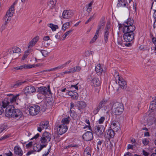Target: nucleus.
Masks as SVG:
<instances>
[{"mask_svg": "<svg viewBox=\"0 0 156 156\" xmlns=\"http://www.w3.org/2000/svg\"><path fill=\"white\" fill-rule=\"evenodd\" d=\"M112 110L115 115H120L124 110L123 105L122 104L119 102H114L112 106Z\"/></svg>", "mask_w": 156, "mask_h": 156, "instance_id": "nucleus-1", "label": "nucleus"}, {"mask_svg": "<svg viewBox=\"0 0 156 156\" xmlns=\"http://www.w3.org/2000/svg\"><path fill=\"white\" fill-rule=\"evenodd\" d=\"M133 20L132 19L129 18L124 22L123 23L124 27L122 28V30L125 32L127 30L129 31H134L136 27L135 26L133 25Z\"/></svg>", "mask_w": 156, "mask_h": 156, "instance_id": "nucleus-2", "label": "nucleus"}, {"mask_svg": "<svg viewBox=\"0 0 156 156\" xmlns=\"http://www.w3.org/2000/svg\"><path fill=\"white\" fill-rule=\"evenodd\" d=\"M134 31L127 30L125 32L124 30H122V31L124 33L123 37L126 42H130L133 40L134 36L133 33Z\"/></svg>", "mask_w": 156, "mask_h": 156, "instance_id": "nucleus-3", "label": "nucleus"}, {"mask_svg": "<svg viewBox=\"0 0 156 156\" xmlns=\"http://www.w3.org/2000/svg\"><path fill=\"white\" fill-rule=\"evenodd\" d=\"M13 6H10L9 10L7 11L5 16L4 18L5 20V22L6 23H8L9 21L11 20L12 17L13 15L15 9H14V7Z\"/></svg>", "mask_w": 156, "mask_h": 156, "instance_id": "nucleus-4", "label": "nucleus"}, {"mask_svg": "<svg viewBox=\"0 0 156 156\" xmlns=\"http://www.w3.org/2000/svg\"><path fill=\"white\" fill-rule=\"evenodd\" d=\"M51 138V135L48 132H45L42 134L41 139V143L46 144L50 140Z\"/></svg>", "mask_w": 156, "mask_h": 156, "instance_id": "nucleus-5", "label": "nucleus"}, {"mask_svg": "<svg viewBox=\"0 0 156 156\" xmlns=\"http://www.w3.org/2000/svg\"><path fill=\"white\" fill-rule=\"evenodd\" d=\"M15 109L13 105H10L7 107L5 112V115L6 117H14L13 111Z\"/></svg>", "mask_w": 156, "mask_h": 156, "instance_id": "nucleus-6", "label": "nucleus"}, {"mask_svg": "<svg viewBox=\"0 0 156 156\" xmlns=\"http://www.w3.org/2000/svg\"><path fill=\"white\" fill-rule=\"evenodd\" d=\"M40 110V107L38 105L31 106L29 109V112L31 115L34 116L38 114Z\"/></svg>", "mask_w": 156, "mask_h": 156, "instance_id": "nucleus-7", "label": "nucleus"}, {"mask_svg": "<svg viewBox=\"0 0 156 156\" xmlns=\"http://www.w3.org/2000/svg\"><path fill=\"white\" fill-rule=\"evenodd\" d=\"M88 79L91 81V83L94 86H99L100 84V82L99 79L94 76L93 73L90 74L88 76Z\"/></svg>", "mask_w": 156, "mask_h": 156, "instance_id": "nucleus-8", "label": "nucleus"}, {"mask_svg": "<svg viewBox=\"0 0 156 156\" xmlns=\"http://www.w3.org/2000/svg\"><path fill=\"white\" fill-rule=\"evenodd\" d=\"M95 132L98 136L103 135L105 128L102 125L96 126L95 127Z\"/></svg>", "mask_w": 156, "mask_h": 156, "instance_id": "nucleus-9", "label": "nucleus"}, {"mask_svg": "<svg viewBox=\"0 0 156 156\" xmlns=\"http://www.w3.org/2000/svg\"><path fill=\"white\" fill-rule=\"evenodd\" d=\"M50 87L48 86V88L46 87H41L38 88V92L42 94L45 96L48 93H51V91L50 90Z\"/></svg>", "mask_w": 156, "mask_h": 156, "instance_id": "nucleus-10", "label": "nucleus"}, {"mask_svg": "<svg viewBox=\"0 0 156 156\" xmlns=\"http://www.w3.org/2000/svg\"><path fill=\"white\" fill-rule=\"evenodd\" d=\"M68 127L65 124L60 125L58 126L57 128L58 133L60 135H62L65 133Z\"/></svg>", "mask_w": 156, "mask_h": 156, "instance_id": "nucleus-11", "label": "nucleus"}, {"mask_svg": "<svg viewBox=\"0 0 156 156\" xmlns=\"http://www.w3.org/2000/svg\"><path fill=\"white\" fill-rule=\"evenodd\" d=\"M110 27V24L109 23H108L105 29V31L104 33V40L105 43H107L108 41Z\"/></svg>", "mask_w": 156, "mask_h": 156, "instance_id": "nucleus-12", "label": "nucleus"}, {"mask_svg": "<svg viewBox=\"0 0 156 156\" xmlns=\"http://www.w3.org/2000/svg\"><path fill=\"white\" fill-rule=\"evenodd\" d=\"M83 138L86 141H90L93 138V134L90 131L87 132L83 135Z\"/></svg>", "mask_w": 156, "mask_h": 156, "instance_id": "nucleus-13", "label": "nucleus"}, {"mask_svg": "<svg viewBox=\"0 0 156 156\" xmlns=\"http://www.w3.org/2000/svg\"><path fill=\"white\" fill-rule=\"evenodd\" d=\"M111 128L115 131L117 132L120 129V125L118 121L113 120L111 122Z\"/></svg>", "mask_w": 156, "mask_h": 156, "instance_id": "nucleus-14", "label": "nucleus"}, {"mask_svg": "<svg viewBox=\"0 0 156 156\" xmlns=\"http://www.w3.org/2000/svg\"><path fill=\"white\" fill-rule=\"evenodd\" d=\"M73 15V12L70 10H65L62 13L63 18L68 19L71 18Z\"/></svg>", "mask_w": 156, "mask_h": 156, "instance_id": "nucleus-15", "label": "nucleus"}, {"mask_svg": "<svg viewBox=\"0 0 156 156\" xmlns=\"http://www.w3.org/2000/svg\"><path fill=\"white\" fill-rule=\"evenodd\" d=\"M115 131L112 129H108L105 132V137L109 140L110 138H113L115 135Z\"/></svg>", "mask_w": 156, "mask_h": 156, "instance_id": "nucleus-16", "label": "nucleus"}, {"mask_svg": "<svg viewBox=\"0 0 156 156\" xmlns=\"http://www.w3.org/2000/svg\"><path fill=\"white\" fill-rule=\"evenodd\" d=\"M95 70L98 75H101L103 72L105 71V70L103 69V66L100 64H97L95 66Z\"/></svg>", "mask_w": 156, "mask_h": 156, "instance_id": "nucleus-17", "label": "nucleus"}, {"mask_svg": "<svg viewBox=\"0 0 156 156\" xmlns=\"http://www.w3.org/2000/svg\"><path fill=\"white\" fill-rule=\"evenodd\" d=\"M19 96V94L15 96L12 94H8L6 98L10 103H12L16 102Z\"/></svg>", "mask_w": 156, "mask_h": 156, "instance_id": "nucleus-18", "label": "nucleus"}, {"mask_svg": "<svg viewBox=\"0 0 156 156\" xmlns=\"http://www.w3.org/2000/svg\"><path fill=\"white\" fill-rule=\"evenodd\" d=\"M36 92V89L33 86H30L26 87L25 89V93L31 94L35 93Z\"/></svg>", "mask_w": 156, "mask_h": 156, "instance_id": "nucleus-19", "label": "nucleus"}, {"mask_svg": "<svg viewBox=\"0 0 156 156\" xmlns=\"http://www.w3.org/2000/svg\"><path fill=\"white\" fill-rule=\"evenodd\" d=\"M14 154L18 156H22L23 155V151L21 148L18 146H16L14 147Z\"/></svg>", "mask_w": 156, "mask_h": 156, "instance_id": "nucleus-20", "label": "nucleus"}, {"mask_svg": "<svg viewBox=\"0 0 156 156\" xmlns=\"http://www.w3.org/2000/svg\"><path fill=\"white\" fill-rule=\"evenodd\" d=\"M35 66L32 65H26L24 64L22 66L15 67L14 68V69L15 70L22 69L23 68L28 69L34 67Z\"/></svg>", "mask_w": 156, "mask_h": 156, "instance_id": "nucleus-21", "label": "nucleus"}, {"mask_svg": "<svg viewBox=\"0 0 156 156\" xmlns=\"http://www.w3.org/2000/svg\"><path fill=\"white\" fill-rule=\"evenodd\" d=\"M13 113H14V116L15 117H18L19 116L21 117L22 116L25 117L26 116V115L24 114L25 112H24L23 113L20 110L18 109H15L13 111Z\"/></svg>", "mask_w": 156, "mask_h": 156, "instance_id": "nucleus-22", "label": "nucleus"}, {"mask_svg": "<svg viewBox=\"0 0 156 156\" xmlns=\"http://www.w3.org/2000/svg\"><path fill=\"white\" fill-rule=\"evenodd\" d=\"M46 147V145H45L35 144L34 145L33 149L35 151L39 152L41 151L43 147Z\"/></svg>", "mask_w": 156, "mask_h": 156, "instance_id": "nucleus-23", "label": "nucleus"}, {"mask_svg": "<svg viewBox=\"0 0 156 156\" xmlns=\"http://www.w3.org/2000/svg\"><path fill=\"white\" fill-rule=\"evenodd\" d=\"M118 83L121 87V88L123 89L126 88V84L124 79L122 77L118 76Z\"/></svg>", "mask_w": 156, "mask_h": 156, "instance_id": "nucleus-24", "label": "nucleus"}, {"mask_svg": "<svg viewBox=\"0 0 156 156\" xmlns=\"http://www.w3.org/2000/svg\"><path fill=\"white\" fill-rule=\"evenodd\" d=\"M116 41L117 44L119 45H120L121 46H123L124 45H125L126 46H129L131 45V44L130 43H129L128 44L124 43V42L122 40V38L121 36H119L116 40Z\"/></svg>", "mask_w": 156, "mask_h": 156, "instance_id": "nucleus-25", "label": "nucleus"}, {"mask_svg": "<svg viewBox=\"0 0 156 156\" xmlns=\"http://www.w3.org/2000/svg\"><path fill=\"white\" fill-rule=\"evenodd\" d=\"M66 95L71 96L72 98L74 100H77L78 97V93L73 91H70L66 93Z\"/></svg>", "mask_w": 156, "mask_h": 156, "instance_id": "nucleus-26", "label": "nucleus"}, {"mask_svg": "<svg viewBox=\"0 0 156 156\" xmlns=\"http://www.w3.org/2000/svg\"><path fill=\"white\" fill-rule=\"evenodd\" d=\"M128 0L129 2L130 3L132 0ZM119 2L118 5L120 7H125L127 3V2L126 0H119Z\"/></svg>", "mask_w": 156, "mask_h": 156, "instance_id": "nucleus-27", "label": "nucleus"}, {"mask_svg": "<svg viewBox=\"0 0 156 156\" xmlns=\"http://www.w3.org/2000/svg\"><path fill=\"white\" fill-rule=\"evenodd\" d=\"M156 107V98H155L154 100L151 103L149 108L151 110V112L154 111V110Z\"/></svg>", "mask_w": 156, "mask_h": 156, "instance_id": "nucleus-28", "label": "nucleus"}, {"mask_svg": "<svg viewBox=\"0 0 156 156\" xmlns=\"http://www.w3.org/2000/svg\"><path fill=\"white\" fill-rule=\"evenodd\" d=\"M104 106L100 102L97 106L94 109V110L93 112L95 114H97L100 110Z\"/></svg>", "mask_w": 156, "mask_h": 156, "instance_id": "nucleus-29", "label": "nucleus"}, {"mask_svg": "<svg viewBox=\"0 0 156 156\" xmlns=\"http://www.w3.org/2000/svg\"><path fill=\"white\" fill-rule=\"evenodd\" d=\"M2 107L4 108H5L8 105H10V103L8 101L6 98L2 101Z\"/></svg>", "mask_w": 156, "mask_h": 156, "instance_id": "nucleus-30", "label": "nucleus"}, {"mask_svg": "<svg viewBox=\"0 0 156 156\" xmlns=\"http://www.w3.org/2000/svg\"><path fill=\"white\" fill-rule=\"evenodd\" d=\"M49 122L48 121L41 122L40 124V126H41L44 129H47L48 126Z\"/></svg>", "mask_w": 156, "mask_h": 156, "instance_id": "nucleus-31", "label": "nucleus"}, {"mask_svg": "<svg viewBox=\"0 0 156 156\" xmlns=\"http://www.w3.org/2000/svg\"><path fill=\"white\" fill-rule=\"evenodd\" d=\"M91 152L90 148L87 147L85 149L84 154L86 156H91Z\"/></svg>", "mask_w": 156, "mask_h": 156, "instance_id": "nucleus-32", "label": "nucleus"}, {"mask_svg": "<svg viewBox=\"0 0 156 156\" xmlns=\"http://www.w3.org/2000/svg\"><path fill=\"white\" fill-rule=\"evenodd\" d=\"M79 110L80 109L84 108L86 106V104L83 101H79L77 105Z\"/></svg>", "mask_w": 156, "mask_h": 156, "instance_id": "nucleus-33", "label": "nucleus"}, {"mask_svg": "<svg viewBox=\"0 0 156 156\" xmlns=\"http://www.w3.org/2000/svg\"><path fill=\"white\" fill-rule=\"evenodd\" d=\"M48 26L53 31H55L56 29H58V27L57 25H54L51 23L48 24Z\"/></svg>", "mask_w": 156, "mask_h": 156, "instance_id": "nucleus-34", "label": "nucleus"}, {"mask_svg": "<svg viewBox=\"0 0 156 156\" xmlns=\"http://www.w3.org/2000/svg\"><path fill=\"white\" fill-rule=\"evenodd\" d=\"M71 62V60H69L66 62H65L64 64L58 66V68L59 69H63V68H64L65 67H66L67 65H68L69 64L70 62Z\"/></svg>", "mask_w": 156, "mask_h": 156, "instance_id": "nucleus-35", "label": "nucleus"}, {"mask_svg": "<svg viewBox=\"0 0 156 156\" xmlns=\"http://www.w3.org/2000/svg\"><path fill=\"white\" fill-rule=\"evenodd\" d=\"M71 69L72 73L80 71L81 69V68L80 66H78Z\"/></svg>", "mask_w": 156, "mask_h": 156, "instance_id": "nucleus-36", "label": "nucleus"}, {"mask_svg": "<svg viewBox=\"0 0 156 156\" xmlns=\"http://www.w3.org/2000/svg\"><path fill=\"white\" fill-rule=\"evenodd\" d=\"M70 120V118H64L62 120V123L67 124L69 123Z\"/></svg>", "mask_w": 156, "mask_h": 156, "instance_id": "nucleus-37", "label": "nucleus"}, {"mask_svg": "<svg viewBox=\"0 0 156 156\" xmlns=\"http://www.w3.org/2000/svg\"><path fill=\"white\" fill-rule=\"evenodd\" d=\"M20 48L18 47H14L12 48V51L13 53H18L21 51Z\"/></svg>", "mask_w": 156, "mask_h": 156, "instance_id": "nucleus-38", "label": "nucleus"}, {"mask_svg": "<svg viewBox=\"0 0 156 156\" xmlns=\"http://www.w3.org/2000/svg\"><path fill=\"white\" fill-rule=\"evenodd\" d=\"M23 82L18 81L16 82L14 84L12 85V87L14 88H16L21 85L22 84H23Z\"/></svg>", "mask_w": 156, "mask_h": 156, "instance_id": "nucleus-39", "label": "nucleus"}, {"mask_svg": "<svg viewBox=\"0 0 156 156\" xmlns=\"http://www.w3.org/2000/svg\"><path fill=\"white\" fill-rule=\"evenodd\" d=\"M70 25L69 22H66L62 26V29L63 30H65L66 29L69 28Z\"/></svg>", "mask_w": 156, "mask_h": 156, "instance_id": "nucleus-40", "label": "nucleus"}, {"mask_svg": "<svg viewBox=\"0 0 156 156\" xmlns=\"http://www.w3.org/2000/svg\"><path fill=\"white\" fill-rule=\"evenodd\" d=\"M150 37L151 39L152 43L154 44L156 47V37H154L153 35L151 34H150Z\"/></svg>", "mask_w": 156, "mask_h": 156, "instance_id": "nucleus-41", "label": "nucleus"}, {"mask_svg": "<svg viewBox=\"0 0 156 156\" xmlns=\"http://www.w3.org/2000/svg\"><path fill=\"white\" fill-rule=\"evenodd\" d=\"M79 83H77L76 84L71 85L70 88L74 90H78V86Z\"/></svg>", "mask_w": 156, "mask_h": 156, "instance_id": "nucleus-42", "label": "nucleus"}, {"mask_svg": "<svg viewBox=\"0 0 156 156\" xmlns=\"http://www.w3.org/2000/svg\"><path fill=\"white\" fill-rule=\"evenodd\" d=\"M73 29H71L69 31L66 32L65 34L63 35L62 37H63V40H64L66 37L70 33H71V32L73 31Z\"/></svg>", "mask_w": 156, "mask_h": 156, "instance_id": "nucleus-43", "label": "nucleus"}, {"mask_svg": "<svg viewBox=\"0 0 156 156\" xmlns=\"http://www.w3.org/2000/svg\"><path fill=\"white\" fill-rule=\"evenodd\" d=\"M39 50L42 53V55L44 56V57H46L48 53V51L45 50Z\"/></svg>", "mask_w": 156, "mask_h": 156, "instance_id": "nucleus-44", "label": "nucleus"}, {"mask_svg": "<svg viewBox=\"0 0 156 156\" xmlns=\"http://www.w3.org/2000/svg\"><path fill=\"white\" fill-rule=\"evenodd\" d=\"M93 4V2H91L90 3L86 5V8H87L88 11L89 12L92 9V6Z\"/></svg>", "mask_w": 156, "mask_h": 156, "instance_id": "nucleus-45", "label": "nucleus"}, {"mask_svg": "<svg viewBox=\"0 0 156 156\" xmlns=\"http://www.w3.org/2000/svg\"><path fill=\"white\" fill-rule=\"evenodd\" d=\"M149 139L144 138L142 140V143L145 146L147 145L149 142Z\"/></svg>", "mask_w": 156, "mask_h": 156, "instance_id": "nucleus-46", "label": "nucleus"}, {"mask_svg": "<svg viewBox=\"0 0 156 156\" xmlns=\"http://www.w3.org/2000/svg\"><path fill=\"white\" fill-rule=\"evenodd\" d=\"M49 5L52 6H54L56 3V0H49Z\"/></svg>", "mask_w": 156, "mask_h": 156, "instance_id": "nucleus-47", "label": "nucleus"}, {"mask_svg": "<svg viewBox=\"0 0 156 156\" xmlns=\"http://www.w3.org/2000/svg\"><path fill=\"white\" fill-rule=\"evenodd\" d=\"M58 69H59L58 68V66L55 67L54 68H53L52 69H48V70H45L44 71V72H50V71H54L56 70H57Z\"/></svg>", "mask_w": 156, "mask_h": 156, "instance_id": "nucleus-48", "label": "nucleus"}, {"mask_svg": "<svg viewBox=\"0 0 156 156\" xmlns=\"http://www.w3.org/2000/svg\"><path fill=\"white\" fill-rule=\"evenodd\" d=\"M7 126L6 125H3L0 127V133H2L3 130L5 129Z\"/></svg>", "mask_w": 156, "mask_h": 156, "instance_id": "nucleus-49", "label": "nucleus"}, {"mask_svg": "<svg viewBox=\"0 0 156 156\" xmlns=\"http://www.w3.org/2000/svg\"><path fill=\"white\" fill-rule=\"evenodd\" d=\"M70 116L71 117H74L76 116V114L75 112L72 110H70Z\"/></svg>", "mask_w": 156, "mask_h": 156, "instance_id": "nucleus-50", "label": "nucleus"}, {"mask_svg": "<svg viewBox=\"0 0 156 156\" xmlns=\"http://www.w3.org/2000/svg\"><path fill=\"white\" fill-rule=\"evenodd\" d=\"M29 52L28 51H26L25 52L23 56V57L22 58V60H24L26 58H27V56H28V55H29Z\"/></svg>", "mask_w": 156, "mask_h": 156, "instance_id": "nucleus-51", "label": "nucleus"}, {"mask_svg": "<svg viewBox=\"0 0 156 156\" xmlns=\"http://www.w3.org/2000/svg\"><path fill=\"white\" fill-rule=\"evenodd\" d=\"M98 36H96V35H95L93 38L90 41V43H93L94 42L96 41V39L98 38Z\"/></svg>", "mask_w": 156, "mask_h": 156, "instance_id": "nucleus-52", "label": "nucleus"}, {"mask_svg": "<svg viewBox=\"0 0 156 156\" xmlns=\"http://www.w3.org/2000/svg\"><path fill=\"white\" fill-rule=\"evenodd\" d=\"M41 106H42L41 110L43 112H44L47 108V105L45 103H44L43 105H41Z\"/></svg>", "mask_w": 156, "mask_h": 156, "instance_id": "nucleus-53", "label": "nucleus"}, {"mask_svg": "<svg viewBox=\"0 0 156 156\" xmlns=\"http://www.w3.org/2000/svg\"><path fill=\"white\" fill-rule=\"evenodd\" d=\"M105 23H102L99 24L98 27V29L101 30V29H102L104 28V25Z\"/></svg>", "mask_w": 156, "mask_h": 156, "instance_id": "nucleus-54", "label": "nucleus"}, {"mask_svg": "<svg viewBox=\"0 0 156 156\" xmlns=\"http://www.w3.org/2000/svg\"><path fill=\"white\" fill-rule=\"evenodd\" d=\"M85 122L88 124L87 127H88V129L91 131V127L90 126V122L89 120L86 119L85 120Z\"/></svg>", "mask_w": 156, "mask_h": 156, "instance_id": "nucleus-55", "label": "nucleus"}, {"mask_svg": "<svg viewBox=\"0 0 156 156\" xmlns=\"http://www.w3.org/2000/svg\"><path fill=\"white\" fill-rule=\"evenodd\" d=\"M107 100L105 99H103L101 101V103L104 106L106 104Z\"/></svg>", "mask_w": 156, "mask_h": 156, "instance_id": "nucleus-56", "label": "nucleus"}, {"mask_svg": "<svg viewBox=\"0 0 156 156\" xmlns=\"http://www.w3.org/2000/svg\"><path fill=\"white\" fill-rule=\"evenodd\" d=\"M78 146V145H73V144H70L69 145H68V146L64 147V148L65 149H67L68 148L70 147H77Z\"/></svg>", "mask_w": 156, "mask_h": 156, "instance_id": "nucleus-57", "label": "nucleus"}, {"mask_svg": "<svg viewBox=\"0 0 156 156\" xmlns=\"http://www.w3.org/2000/svg\"><path fill=\"white\" fill-rule=\"evenodd\" d=\"M39 37L38 36H37L35 37H34L33 39H32V42H34L35 43H36V42L38 41L39 40Z\"/></svg>", "mask_w": 156, "mask_h": 156, "instance_id": "nucleus-58", "label": "nucleus"}, {"mask_svg": "<svg viewBox=\"0 0 156 156\" xmlns=\"http://www.w3.org/2000/svg\"><path fill=\"white\" fill-rule=\"evenodd\" d=\"M61 35V33L58 32L56 34L55 36V37L58 40H60L61 38L60 36Z\"/></svg>", "mask_w": 156, "mask_h": 156, "instance_id": "nucleus-59", "label": "nucleus"}, {"mask_svg": "<svg viewBox=\"0 0 156 156\" xmlns=\"http://www.w3.org/2000/svg\"><path fill=\"white\" fill-rule=\"evenodd\" d=\"M114 114L113 113V112L112 113H110V114L109 112H107L106 113V115L105 116L107 117L109 116L110 117V116H114Z\"/></svg>", "mask_w": 156, "mask_h": 156, "instance_id": "nucleus-60", "label": "nucleus"}, {"mask_svg": "<svg viewBox=\"0 0 156 156\" xmlns=\"http://www.w3.org/2000/svg\"><path fill=\"white\" fill-rule=\"evenodd\" d=\"M33 142H30L28 144L26 145V147L27 148H29L31 147L32 145Z\"/></svg>", "mask_w": 156, "mask_h": 156, "instance_id": "nucleus-61", "label": "nucleus"}, {"mask_svg": "<svg viewBox=\"0 0 156 156\" xmlns=\"http://www.w3.org/2000/svg\"><path fill=\"white\" fill-rule=\"evenodd\" d=\"M105 121V118H101L99 120L98 122L99 124L102 123Z\"/></svg>", "mask_w": 156, "mask_h": 156, "instance_id": "nucleus-62", "label": "nucleus"}, {"mask_svg": "<svg viewBox=\"0 0 156 156\" xmlns=\"http://www.w3.org/2000/svg\"><path fill=\"white\" fill-rule=\"evenodd\" d=\"M36 43L34 42H32V40L30 42L29 47H32Z\"/></svg>", "mask_w": 156, "mask_h": 156, "instance_id": "nucleus-63", "label": "nucleus"}, {"mask_svg": "<svg viewBox=\"0 0 156 156\" xmlns=\"http://www.w3.org/2000/svg\"><path fill=\"white\" fill-rule=\"evenodd\" d=\"M5 154L7 156H12L13 155L12 153L10 151L8 153H5Z\"/></svg>", "mask_w": 156, "mask_h": 156, "instance_id": "nucleus-64", "label": "nucleus"}]
</instances>
